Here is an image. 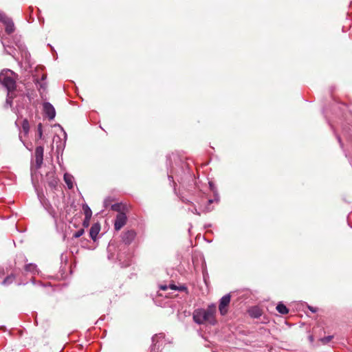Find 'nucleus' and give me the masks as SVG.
Listing matches in <instances>:
<instances>
[{
    "label": "nucleus",
    "mask_w": 352,
    "mask_h": 352,
    "mask_svg": "<svg viewBox=\"0 0 352 352\" xmlns=\"http://www.w3.org/2000/svg\"><path fill=\"white\" fill-rule=\"evenodd\" d=\"M57 184V182L56 179H53L52 180L51 182H49V186L51 187V188H55Z\"/></svg>",
    "instance_id": "c756f323"
},
{
    "label": "nucleus",
    "mask_w": 352,
    "mask_h": 352,
    "mask_svg": "<svg viewBox=\"0 0 352 352\" xmlns=\"http://www.w3.org/2000/svg\"><path fill=\"white\" fill-rule=\"evenodd\" d=\"M120 204H113V205L111 206V209H112L113 210H114V211H118V212H119V210H120Z\"/></svg>",
    "instance_id": "c85d7f7f"
},
{
    "label": "nucleus",
    "mask_w": 352,
    "mask_h": 352,
    "mask_svg": "<svg viewBox=\"0 0 352 352\" xmlns=\"http://www.w3.org/2000/svg\"><path fill=\"white\" fill-rule=\"evenodd\" d=\"M4 13L0 12V19L2 18L4 16Z\"/></svg>",
    "instance_id": "e433bc0d"
},
{
    "label": "nucleus",
    "mask_w": 352,
    "mask_h": 352,
    "mask_svg": "<svg viewBox=\"0 0 352 352\" xmlns=\"http://www.w3.org/2000/svg\"><path fill=\"white\" fill-rule=\"evenodd\" d=\"M135 236H136V232L135 230H126L122 234V236H121L122 241L126 245H129L133 241Z\"/></svg>",
    "instance_id": "6e6552de"
},
{
    "label": "nucleus",
    "mask_w": 352,
    "mask_h": 352,
    "mask_svg": "<svg viewBox=\"0 0 352 352\" xmlns=\"http://www.w3.org/2000/svg\"><path fill=\"white\" fill-rule=\"evenodd\" d=\"M119 264L122 267H126L131 264V256L130 254L124 255V253L120 252L118 254Z\"/></svg>",
    "instance_id": "1a4fd4ad"
},
{
    "label": "nucleus",
    "mask_w": 352,
    "mask_h": 352,
    "mask_svg": "<svg viewBox=\"0 0 352 352\" xmlns=\"http://www.w3.org/2000/svg\"><path fill=\"white\" fill-rule=\"evenodd\" d=\"M19 49L21 50V56H23V58H24L25 60H28V58L30 56V54L28 52L26 47L25 46H22L21 45V46L19 47Z\"/></svg>",
    "instance_id": "a211bd4d"
},
{
    "label": "nucleus",
    "mask_w": 352,
    "mask_h": 352,
    "mask_svg": "<svg viewBox=\"0 0 352 352\" xmlns=\"http://www.w3.org/2000/svg\"><path fill=\"white\" fill-rule=\"evenodd\" d=\"M309 339L310 342H312L314 341V336H309Z\"/></svg>",
    "instance_id": "f704fd0d"
},
{
    "label": "nucleus",
    "mask_w": 352,
    "mask_h": 352,
    "mask_svg": "<svg viewBox=\"0 0 352 352\" xmlns=\"http://www.w3.org/2000/svg\"><path fill=\"white\" fill-rule=\"evenodd\" d=\"M43 152L44 148L42 146H38L35 149V167L36 169H39L43 162Z\"/></svg>",
    "instance_id": "39448f33"
},
{
    "label": "nucleus",
    "mask_w": 352,
    "mask_h": 352,
    "mask_svg": "<svg viewBox=\"0 0 352 352\" xmlns=\"http://www.w3.org/2000/svg\"><path fill=\"white\" fill-rule=\"evenodd\" d=\"M91 219H86V217H85V219L83 221V226L85 227H88L89 225V221Z\"/></svg>",
    "instance_id": "7c9ffc66"
},
{
    "label": "nucleus",
    "mask_w": 352,
    "mask_h": 352,
    "mask_svg": "<svg viewBox=\"0 0 352 352\" xmlns=\"http://www.w3.org/2000/svg\"><path fill=\"white\" fill-rule=\"evenodd\" d=\"M46 77V75L43 74L40 80L38 79L35 80V83L36 84L41 98H43V94L47 89V82H45Z\"/></svg>",
    "instance_id": "9b49d317"
},
{
    "label": "nucleus",
    "mask_w": 352,
    "mask_h": 352,
    "mask_svg": "<svg viewBox=\"0 0 352 352\" xmlns=\"http://www.w3.org/2000/svg\"><path fill=\"white\" fill-rule=\"evenodd\" d=\"M45 210L47 211V212L53 217L56 218V212L54 209L52 208V206L48 204L45 206Z\"/></svg>",
    "instance_id": "aec40b11"
},
{
    "label": "nucleus",
    "mask_w": 352,
    "mask_h": 352,
    "mask_svg": "<svg viewBox=\"0 0 352 352\" xmlns=\"http://www.w3.org/2000/svg\"><path fill=\"white\" fill-rule=\"evenodd\" d=\"M18 75L9 69H3L0 72V82L8 91H14Z\"/></svg>",
    "instance_id": "f03ea898"
},
{
    "label": "nucleus",
    "mask_w": 352,
    "mask_h": 352,
    "mask_svg": "<svg viewBox=\"0 0 352 352\" xmlns=\"http://www.w3.org/2000/svg\"><path fill=\"white\" fill-rule=\"evenodd\" d=\"M201 208H203V207L201 206H200V210H201ZM190 211L193 214H197V215H200L201 213L202 212L201 211H199L196 208H194L193 209L190 210Z\"/></svg>",
    "instance_id": "cd10ccee"
},
{
    "label": "nucleus",
    "mask_w": 352,
    "mask_h": 352,
    "mask_svg": "<svg viewBox=\"0 0 352 352\" xmlns=\"http://www.w3.org/2000/svg\"><path fill=\"white\" fill-rule=\"evenodd\" d=\"M338 140L339 142L341 143V140H340V137H338Z\"/></svg>",
    "instance_id": "58836bf2"
},
{
    "label": "nucleus",
    "mask_w": 352,
    "mask_h": 352,
    "mask_svg": "<svg viewBox=\"0 0 352 352\" xmlns=\"http://www.w3.org/2000/svg\"><path fill=\"white\" fill-rule=\"evenodd\" d=\"M308 309L312 312V313H316L317 311V309L315 308V307H313L311 306H308Z\"/></svg>",
    "instance_id": "2f4dec72"
},
{
    "label": "nucleus",
    "mask_w": 352,
    "mask_h": 352,
    "mask_svg": "<svg viewBox=\"0 0 352 352\" xmlns=\"http://www.w3.org/2000/svg\"><path fill=\"white\" fill-rule=\"evenodd\" d=\"M171 342L165 338V335L163 333L155 334L152 338V346L151 352H159L167 344H170Z\"/></svg>",
    "instance_id": "7ed1b4c3"
},
{
    "label": "nucleus",
    "mask_w": 352,
    "mask_h": 352,
    "mask_svg": "<svg viewBox=\"0 0 352 352\" xmlns=\"http://www.w3.org/2000/svg\"><path fill=\"white\" fill-rule=\"evenodd\" d=\"M14 91H8L7 98H6V104L10 106L12 105V99L14 98Z\"/></svg>",
    "instance_id": "5701e85b"
},
{
    "label": "nucleus",
    "mask_w": 352,
    "mask_h": 352,
    "mask_svg": "<svg viewBox=\"0 0 352 352\" xmlns=\"http://www.w3.org/2000/svg\"><path fill=\"white\" fill-rule=\"evenodd\" d=\"M7 53H8V54L12 55V52H11L10 51L7 50Z\"/></svg>",
    "instance_id": "4c0bfd02"
},
{
    "label": "nucleus",
    "mask_w": 352,
    "mask_h": 352,
    "mask_svg": "<svg viewBox=\"0 0 352 352\" xmlns=\"http://www.w3.org/2000/svg\"><path fill=\"white\" fill-rule=\"evenodd\" d=\"M276 310L283 315L287 314L289 312V309L282 302H279L276 306Z\"/></svg>",
    "instance_id": "dca6fc26"
},
{
    "label": "nucleus",
    "mask_w": 352,
    "mask_h": 352,
    "mask_svg": "<svg viewBox=\"0 0 352 352\" xmlns=\"http://www.w3.org/2000/svg\"><path fill=\"white\" fill-rule=\"evenodd\" d=\"M182 201H183V202H185L186 204H188V203L191 204V202L187 199H183Z\"/></svg>",
    "instance_id": "c9c22d12"
},
{
    "label": "nucleus",
    "mask_w": 352,
    "mask_h": 352,
    "mask_svg": "<svg viewBox=\"0 0 352 352\" xmlns=\"http://www.w3.org/2000/svg\"><path fill=\"white\" fill-rule=\"evenodd\" d=\"M231 296L228 294L224 295L219 301V309L221 315H225L227 313V307L230 304Z\"/></svg>",
    "instance_id": "0eeeda50"
},
{
    "label": "nucleus",
    "mask_w": 352,
    "mask_h": 352,
    "mask_svg": "<svg viewBox=\"0 0 352 352\" xmlns=\"http://www.w3.org/2000/svg\"><path fill=\"white\" fill-rule=\"evenodd\" d=\"M73 179H74V177L72 175H70L69 173H65L64 181L66 183L69 189H72L74 187Z\"/></svg>",
    "instance_id": "4468645a"
},
{
    "label": "nucleus",
    "mask_w": 352,
    "mask_h": 352,
    "mask_svg": "<svg viewBox=\"0 0 352 352\" xmlns=\"http://www.w3.org/2000/svg\"><path fill=\"white\" fill-rule=\"evenodd\" d=\"M10 277H7L3 282V284H7L8 283H10Z\"/></svg>",
    "instance_id": "72a5a7b5"
},
{
    "label": "nucleus",
    "mask_w": 352,
    "mask_h": 352,
    "mask_svg": "<svg viewBox=\"0 0 352 352\" xmlns=\"http://www.w3.org/2000/svg\"><path fill=\"white\" fill-rule=\"evenodd\" d=\"M127 217L124 212H119L114 221V228L116 231H119L126 223Z\"/></svg>",
    "instance_id": "20e7f679"
},
{
    "label": "nucleus",
    "mask_w": 352,
    "mask_h": 352,
    "mask_svg": "<svg viewBox=\"0 0 352 352\" xmlns=\"http://www.w3.org/2000/svg\"><path fill=\"white\" fill-rule=\"evenodd\" d=\"M216 311L214 305L209 306L206 309H197L193 312V320L195 322L199 324L205 322H209L211 324H214L216 320L214 319V314Z\"/></svg>",
    "instance_id": "f257e3e1"
},
{
    "label": "nucleus",
    "mask_w": 352,
    "mask_h": 352,
    "mask_svg": "<svg viewBox=\"0 0 352 352\" xmlns=\"http://www.w3.org/2000/svg\"><path fill=\"white\" fill-rule=\"evenodd\" d=\"M22 129H23L25 135L28 134L29 131H30V124H29V122L26 119L23 120V121L22 122Z\"/></svg>",
    "instance_id": "6ab92c4d"
},
{
    "label": "nucleus",
    "mask_w": 352,
    "mask_h": 352,
    "mask_svg": "<svg viewBox=\"0 0 352 352\" xmlns=\"http://www.w3.org/2000/svg\"><path fill=\"white\" fill-rule=\"evenodd\" d=\"M210 188L212 191H214V185L212 182H209Z\"/></svg>",
    "instance_id": "473e14b6"
},
{
    "label": "nucleus",
    "mask_w": 352,
    "mask_h": 352,
    "mask_svg": "<svg viewBox=\"0 0 352 352\" xmlns=\"http://www.w3.org/2000/svg\"><path fill=\"white\" fill-rule=\"evenodd\" d=\"M175 177L177 178V181L180 182V180L182 179V177L177 178L178 175L176 173H174ZM168 179L173 183V185H175V182L173 179V173L171 171L170 173L168 175Z\"/></svg>",
    "instance_id": "b1692460"
},
{
    "label": "nucleus",
    "mask_w": 352,
    "mask_h": 352,
    "mask_svg": "<svg viewBox=\"0 0 352 352\" xmlns=\"http://www.w3.org/2000/svg\"><path fill=\"white\" fill-rule=\"evenodd\" d=\"M332 338H333L332 336H328L321 338L320 340L323 344H327L328 342H329L331 340Z\"/></svg>",
    "instance_id": "393cba45"
},
{
    "label": "nucleus",
    "mask_w": 352,
    "mask_h": 352,
    "mask_svg": "<svg viewBox=\"0 0 352 352\" xmlns=\"http://www.w3.org/2000/svg\"><path fill=\"white\" fill-rule=\"evenodd\" d=\"M25 270L26 272H29L32 274L38 273L37 266L34 263H28L25 265Z\"/></svg>",
    "instance_id": "2eb2a0df"
},
{
    "label": "nucleus",
    "mask_w": 352,
    "mask_h": 352,
    "mask_svg": "<svg viewBox=\"0 0 352 352\" xmlns=\"http://www.w3.org/2000/svg\"><path fill=\"white\" fill-rule=\"evenodd\" d=\"M43 107V111L49 120H53L56 116V111L53 105L48 102H45Z\"/></svg>",
    "instance_id": "9d476101"
},
{
    "label": "nucleus",
    "mask_w": 352,
    "mask_h": 352,
    "mask_svg": "<svg viewBox=\"0 0 352 352\" xmlns=\"http://www.w3.org/2000/svg\"><path fill=\"white\" fill-rule=\"evenodd\" d=\"M84 234V229L81 228L74 234V238H79Z\"/></svg>",
    "instance_id": "a878e982"
},
{
    "label": "nucleus",
    "mask_w": 352,
    "mask_h": 352,
    "mask_svg": "<svg viewBox=\"0 0 352 352\" xmlns=\"http://www.w3.org/2000/svg\"><path fill=\"white\" fill-rule=\"evenodd\" d=\"M0 21L5 25L7 34H10L14 32L15 27L12 19L4 14V16L0 19Z\"/></svg>",
    "instance_id": "423d86ee"
},
{
    "label": "nucleus",
    "mask_w": 352,
    "mask_h": 352,
    "mask_svg": "<svg viewBox=\"0 0 352 352\" xmlns=\"http://www.w3.org/2000/svg\"><path fill=\"white\" fill-rule=\"evenodd\" d=\"M104 205H105V207H107V201H104Z\"/></svg>",
    "instance_id": "ea45409f"
},
{
    "label": "nucleus",
    "mask_w": 352,
    "mask_h": 352,
    "mask_svg": "<svg viewBox=\"0 0 352 352\" xmlns=\"http://www.w3.org/2000/svg\"><path fill=\"white\" fill-rule=\"evenodd\" d=\"M213 201H214L213 199H208V200L207 206H206L205 207H203V208H201V212H204V213H206V212H208L211 211L212 208H210V205L212 203H213Z\"/></svg>",
    "instance_id": "4be33fe9"
},
{
    "label": "nucleus",
    "mask_w": 352,
    "mask_h": 352,
    "mask_svg": "<svg viewBox=\"0 0 352 352\" xmlns=\"http://www.w3.org/2000/svg\"><path fill=\"white\" fill-rule=\"evenodd\" d=\"M249 315L254 318H258L262 315V311L258 307H252L248 309Z\"/></svg>",
    "instance_id": "ddd939ff"
},
{
    "label": "nucleus",
    "mask_w": 352,
    "mask_h": 352,
    "mask_svg": "<svg viewBox=\"0 0 352 352\" xmlns=\"http://www.w3.org/2000/svg\"><path fill=\"white\" fill-rule=\"evenodd\" d=\"M82 210L86 217V219H91L92 216V212L89 206L86 204L82 205Z\"/></svg>",
    "instance_id": "f3484780"
},
{
    "label": "nucleus",
    "mask_w": 352,
    "mask_h": 352,
    "mask_svg": "<svg viewBox=\"0 0 352 352\" xmlns=\"http://www.w3.org/2000/svg\"><path fill=\"white\" fill-rule=\"evenodd\" d=\"M43 138V125L41 123H39L37 125V135L36 137V141L38 140H41Z\"/></svg>",
    "instance_id": "412c9836"
},
{
    "label": "nucleus",
    "mask_w": 352,
    "mask_h": 352,
    "mask_svg": "<svg viewBox=\"0 0 352 352\" xmlns=\"http://www.w3.org/2000/svg\"><path fill=\"white\" fill-rule=\"evenodd\" d=\"M100 230V225L99 223H96L93 224L89 230V236L94 241H96L97 239V236L99 234Z\"/></svg>",
    "instance_id": "f8f14e48"
},
{
    "label": "nucleus",
    "mask_w": 352,
    "mask_h": 352,
    "mask_svg": "<svg viewBox=\"0 0 352 352\" xmlns=\"http://www.w3.org/2000/svg\"><path fill=\"white\" fill-rule=\"evenodd\" d=\"M169 287L171 288L172 289H176V286L174 285H170L169 286ZM168 288V286H167V285H161L160 286V289L162 290H166Z\"/></svg>",
    "instance_id": "bb28decb"
}]
</instances>
